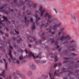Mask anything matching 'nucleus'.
Segmentation results:
<instances>
[{
    "instance_id": "9b49d317",
    "label": "nucleus",
    "mask_w": 79,
    "mask_h": 79,
    "mask_svg": "<svg viewBox=\"0 0 79 79\" xmlns=\"http://www.w3.org/2000/svg\"><path fill=\"white\" fill-rule=\"evenodd\" d=\"M61 24V23H59L54 26L53 27V30H54V31H55V30H56V28H57L58 27H59V26H60Z\"/></svg>"
},
{
    "instance_id": "603ef678",
    "label": "nucleus",
    "mask_w": 79,
    "mask_h": 79,
    "mask_svg": "<svg viewBox=\"0 0 79 79\" xmlns=\"http://www.w3.org/2000/svg\"><path fill=\"white\" fill-rule=\"evenodd\" d=\"M10 34H13V33H14V31H10Z\"/></svg>"
},
{
    "instance_id": "5701e85b",
    "label": "nucleus",
    "mask_w": 79,
    "mask_h": 79,
    "mask_svg": "<svg viewBox=\"0 0 79 79\" xmlns=\"http://www.w3.org/2000/svg\"><path fill=\"white\" fill-rule=\"evenodd\" d=\"M32 75V72L31 71H29L28 72V76H31Z\"/></svg>"
},
{
    "instance_id": "13d9d810",
    "label": "nucleus",
    "mask_w": 79,
    "mask_h": 79,
    "mask_svg": "<svg viewBox=\"0 0 79 79\" xmlns=\"http://www.w3.org/2000/svg\"><path fill=\"white\" fill-rule=\"evenodd\" d=\"M63 29H64V28H62L60 30V31H63Z\"/></svg>"
},
{
    "instance_id": "7ed1b4c3",
    "label": "nucleus",
    "mask_w": 79,
    "mask_h": 79,
    "mask_svg": "<svg viewBox=\"0 0 79 79\" xmlns=\"http://www.w3.org/2000/svg\"><path fill=\"white\" fill-rule=\"evenodd\" d=\"M71 58L65 57L64 58V60H68L69 61L66 60L64 61V63H70L69 65H68V67L69 69H74V68L73 67V66L75 64V62H73V60H71Z\"/></svg>"
},
{
    "instance_id": "7c9ffc66",
    "label": "nucleus",
    "mask_w": 79,
    "mask_h": 79,
    "mask_svg": "<svg viewBox=\"0 0 79 79\" xmlns=\"http://www.w3.org/2000/svg\"><path fill=\"white\" fill-rule=\"evenodd\" d=\"M79 67V64H77L75 65V68H78Z\"/></svg>"
},
{
    "instance_id": "ea45409f",
    "label": "nucleus",
    "mask_w": 79,
    "mask_h": 79,
    "mask_svg": "<svg viewBox=\"0 0 79 79\" xmlns=\"http://www.w3.org/2000/svg\"><path fill=\"white\" fill-rule=\"evenodd\" d=\"M28 11H29V10H27L26 11V13H27V14L28 15H31V13L30 12L29 13H28Z\"/></svg>"
},
{
    "instance_id": "aec40b11",
    "label": "nucleus",
    "mask_w": 79,
    "mask_h": 79,
    "mask_svg": "<svg viewBox=\"0 0 79 79\" xmlns=\"http://www.w3.org/2000/svg\"><path fill=\"white\" fill-rule=\"evenodd\" d=\"M31 68L32 69H35V66L34 65L32 64L30 66Z\"/></svg>"
},
{
    "instance_id": "393cba45",
    "label": "nucleus",
    "mask_w": 79,
    "mask_h": 79,
    "mask_svg": "<svg viewBox=\"0 0 79 79\" xmlns=\"http://www.w3.org/2000/svg\"><path fill=\"white\" fill-rule=\"evenodd\" d=\"M41 41H42V40H40V41H36L35 42V44L36 45L38 44H39V43H40V44H41Z\"/></svg>"
},
{
    "instance_id": "b1692460",
    "label": "nucleus",
    "mask_w": 79,
    "mask_h": 79,
    "mask_svg": "<svg viewBox=\"0 0 79 79\" xmlns=\"http://www.w3.org/2000/svg\"><path fill=\"white\" fill-rule=\"evenodd\" d=\"M18 38L19 39V40H18L17 41V42L18 43H20V41H22V39L21 38H20V36H18Z\"/></svg>"
},
{
    "instance_id": "bb28decb",
    "label": "nucleus",
    "mask_w": 79,
    "mask_h": 79,
    "mask_svg": "<svg viewBox=\"0 0 79 79\" xmlns=\"http://www.w3.org/2000/svg\"><path fill=\"white\" fill-rule=\"evenodd\" d=\"M57 44H58V42L56 41L55 42V45H56L57 46L56 48H58L60 47V46H59V45H57Z\"/></svg>"
},
{
    "instance_id": "412c9836",
    "label": "nucleus",
    "mask_w": 79,
    "mask_h": 79,
    "mask_svg": "<svg viewBox=\"0 0 79 79\" xmlns=\"http://www.w3.org/2000/svg\"><path fill=\"white\" fill-rule=\"evenodd\" d=\"M48 41L49 42H52V43H54V42H55V41L54 40V39H49L48 40Z\"/></svg>"
},
{
    "instance_id": "a18cd8bd",
    "label": "nucleus",
    "mask_w": 79,
    "mask_h": 79,
    "mask_svg": "<svg viewBox=\"0 0 79 79\" xmlns=\"http://www.w3.org/2000/svg\"><path fill=\"white\" fill-rule=\"evenodd\" d=\"M58 65L59 66H61V63H58Z\"/></svg>"
},
{
    "instance_id": "f3484780",
    "label": "nucleus",
    "mask_w": 79,
    "mask_h": 79,
    "mask_svg": "<svg viewBox=\"0 0 79 79\" xmlns=\"http://www.w3.org/2000/svg\"><path fill=\"white\" fill-rule=\"evenodd\" d=\"M3 60L4 61L5 64V68L6 71H7V63H6V60L5 59H3Z\"/></svg>"
},
{
    "instance_id": "20e7f679",
    "label": "nucleus",
    "mask_w": 79,
    "mask_h": 79,
    "mask_svg": "<svg viewBox=\"0 0 79 79\" xmlns=\"http://www.w3.org/2000/svg\"><path fill=\"white\" fill-rule=\"evenodd\" d=\"M25 52L27 54V55L29 57H31L32 56L33 57V58H35V59L36 58H41V55H42V53L40 52L39 54V55L35 57L34 55V54L30 52H28L27 51V50L26 49H25Z\"/></svg>"
},
{
    "instance_id": "de8ad7c7",
    "label": "nucleus",
    "mask_w": 79,
    "mask_h": 79,
    "mask_svg": "<svg viewBox=\"0 0 79 79\" xmlns=\"http://www.w3.org/2000/svg\"><path fill=\"white\" fill-rule=\"evenodd\" d=\"M30 21L31 22H33V19L31 18L30 19Z\"/></svg>"
},
{
    "instance_id": "423d86ee",
    "label": "nucleus",
    "mask_w": 79,
    "mask_h": 79,
    "mask_svg": "<svg viewBox=\"0 0 79 79\" xmlns=\"http://www.w3.org/2000/svg\"><path fill=\"white\" fill-rule=\"evenodd\" d=\"M27 4L29 5L30 6H31L32 5H33V7H37V4L36 3H34L33 2H29V1L27 0L25 2H22L21 3V5H24L25 3H27Z\"/></svg>"
},
{
    "instance_id": "39448f33",
    "label": "nucleus",
    "mask_w": 79,
    "mask_h": 79,
    "mask_svg": "<svg viewBox=\"0 0 79 79\" xmlns=\"http://www.w3.org/2000/svg\"><path fill=\"white\" fill-rule=\"evenodd\" d=\"M65 34V33H63V35L61 36V37L59 38V40H66V43L69 42V40H71V38L69 37V36L67 35L64 36Z\"/></svg>"
},
{
    "instance_id": "0eeeda50",
    "label": "nucleus",
    "mask_w": 79,
    "mask_h": 79,
    "mask_svg": "<svg viewBox=\"0 0 79 79\" xmlns=\"http://www.w3.org/2000/svg\"><path fill=\"white\" fill-rule=\"evenodd\" d=\"M68 72L69 73L68 74V76L67 77H68V76H70V74H73V75H76L77 76V78H78V79H79V70H77L75 71V73H73L71 72V71H68Z\"/></svg>"
},
{
    "instance_id": "bf43d9fd",
    "label": "nucleus",
    "mask_w": 79,
    "mask_h": 79,
    "mask_svg": "<svg viewBox=\"0 0 79 79\" xmlns=\"http://www.w3.org/2000/svg\"><path fill=\"white\" fill-rule=\"evenodd\" d=\"M61 50V48H60L58 49L59 52H60V51Z\"/></svg>"
},
{
    "instance_id": "37998d69",
    "label": "nucleus",
    "mask_w": 79,
    "mask_h": 79,
    "mask_svg": "<svg viewBox=\"0 0 79 79\" xmlns=\"http://www.w3.org/2000/svg\"><path fill=\"white\" fill-rule=\"evenodd\" d=\"M15 32H16V33L17 34V35H18V34H19V32L16 31V30H15Z\"/></svg>"
},
{
    "instance_id": "f03ea898",
    "label": "nucleus",
    "mask_w": 79,
    "mask_h": 79,
    "mask_svg": "<svg viewBox=\"0 0 79 79\" xmlns=\"http://www.w3.org/2000/svg\"><path fill=\"white\" fill-rule=\"evenodd\" d=\"M68 72V71L67 70V69L63 68L62 69V71L60 73V71L57 70L54 73H50V72L49 73V75L50 77H51V79H54L52 77H54V76H58V77H59L60 76V74H63V73H64V72Z\"/></svg>"
},
{
    "instance_id": "09e8293b",
    "label": "nucleus",
    "mask_w": 79,
    "mask_h": 79,
    "mask_svg": "<svg viewBox=\"0 0 79 79\" xmlns=\"http://www.w3.org/2000/svg\"><path fill=\"white\" fill-rule=\"evenodd\" d=\"M42 39H43V40H45V39H46L45 37H42Z\"/></svg>"
},
{
    "instance_id": "6e6552de",
    "label": "nucleus",
    "mask_w": 79,
    "mask_h": 79,
    "mask_svg": "<svg viewBox=\"0 0 79 79\" xmlns=\"http://www.w3.org/2000/svg\"><path fill=\"white\" fill-rule=\"evenodd\" d=\"M28 39H31L30 40V42H33V40L34 41H36V38L35 37H31V36H28Z\"/></svg>"
},
{
    "instance_id": "cd10ccee",
    "label": "nucleus",
    "mask_w": 79,
    "mask_h": 79,
    "mask_svg": "<svg viewBox=\"0 0 79 79\" xmlns=\"http://www.w3.org/2000/svg\"><path fill=\"white\" fill-rule=\"evenodd\" d=\"M24 57H23V56H21L19 57V60H24Z\"/></svg>"
},
{
    "instance_id": "49530a36",
    "label": "nucleus",
    "mask_w": 79,
    "mask_h": 79,
    "mask_svg": "<svg viewBox=\"0 0 79 79\" xmlns=\"http://www.w3.org/2000/svg\"><path fill=\"white\" fill-rule=\"evenodd\" d=\"M5 35L6 37H8V34H7L6 33L5 34Z\"/></svg>"
},
{
    "instance_id": "1a4fd4ad",
    "label": "nucleus",
    "mask_w": 79,
    "mask_h": 79,
    "mask_svg": "<svg viewBox=\"0 0 79 79\" xmlns=\"http://www.w3.org/2000/svg\"><path fill=\"white\" fill-rule=\"evenodd\" d=\"M76 47V44H74L73 46H70L68 50L69 51H71V52H73L75 50V49L73 48H75Z\"/></svg>"
},
{
    "instance_id": "69168bd1",
    "label": "nucleus",
    "mask_w": 79,
    "mask_h": 79,
    "mask_svg": "<svg viewBox=\"0 0 79 79\" xmlns=\"http://www.w3.org/2000/svg\"><path fill=\"white\" fill-rule=\"evenodd\" d=\"M64 79H68V77H64Z\"/></svg>"
},
{
    "instance_id": "ddd939ff",
    "label": "nucleus",
    "mask_w": 79,
    "mask_h": 79,
    "mask_svg": "<svg viewBox=\"0 0 79 79\" xmlns=\"http://www.w3.org/2000/svg\"><path fill=\"white\" fill-rule=\"evenodd\" d=\"M24 19L25 20V23H26V26H28V25H29V21L27 20L26 17H25Z\"/></svg>"
},
{
    "instance_id": "a19ab883",
    "label": "nucleus",
    "mask_w": 79,
    "mask_h": 79,
    "mask_svg": "<svg viewBox=\"0 0 79 79\" xmlns=\"http://www.w3.org/2000/svg\"><path fill=\"white\" fill-rule=\"evenodd\" d=\"M9 47L10 49H11L12 50H13V47L12 46H11V45H10Z\"/></svg>"
},
{
    "instance_id": "3c124183",
    "label": "nucleus",
    "mask_w": 79,
    "mask_h": 79,
    "mask_svg": "<svg viewBox=\"0 0 79 79\" xmlns=\"http://www.w3.org/2000/svg\"><path fill=\"white\" fill-rule=\"evenodd\" d=\"M8 60L9 61V63H10V62H11V59L9 58L8 59Z\"/></svg>"
},
{
    "instance_id": "f8f14e48",
    "label": "nucleus",
    "mask_w": 79,
    "mask_h": 79,
    "mask_svg": "<svg viewBox=\"0 0 79 79\" xmlns=\"http://www.w3.org/2000/svg\"><path fill=\"white\" fill-rule=\"evenodd\" d=\"M13 61L14 63H17V64H19V61L18 60H16V58H14L13 59Z\"/></svg>"
},
{
    "instance_id": "e433bc0d",
    "label": "nucleus",
    "mask_w": 79,
    "mask_h": 79,
    "mask_svg": "<svg viewBox=\"0 0 79 79\" xmlns=\"http://www.w3.org/2000/svg\"><path fill=\"white\" fill-rule=\"evenodd\" d=\"M12 79V77L11 76H9V77H7L6 78V79Z\"/></svg>"
},
{
    "instance_id": "6e6d98bb",
    "label": "nucleus",
    "mask_w": 79,
    "mask_h": 79,
    "mask_svg": "<svg viewBox=\"0 0 79 79\" xmlns=\"http://www.w3.org/2000/svg\"><path fill=\"white\" fill-rule=\"evenodd\" d=\"M61 33L60 32H59L58 33V35H61Z\"/></svg>"
},
{
    "instance_id": "a878e982",
    "label": "nucleus",
    "mask_w": 79,
    "mask_h": 79,
    "mask_svg": "<svg viewBox=\"0 0 79 79\" xmlns=\"http://www.w3.org/2000/svg\"><path fill=\"white\" fill-rule=\"evenodd\" d=\"M43 32V31H41L40 32L39 34V35H41L43 36L44 35V34H45V33H44V32Z\"/></svg>"
},
{
    "instance_id": "4be33fe9",
    "label": "nucleus",
    "mask_w": 79,
    "mask_h": 79,
    "mask_svg": "<svg viewBox=\"0 0 79 79\" xmlns=\"http://www.w3.org/2000/svg\"><path fill=\"white\" fill-rule=\"evenodd\" d=\"M42 77L43 78V79H45V78H47L48 77V75H43L42 76Z\"/></svg>"
},
{
    "instance_id": "a211bd4d",
    "label": "nucleus",
    "mask_w": 79,
    "mask_h": 79,
    "mask_svg": "<svg viewBox=\"0 0 79 79\" xmlns=\"http://www.w3.org/2000/svg\"><path fill=\"white\" fill-rule=\"evenodd\" d=\"M49 24V23H48V22L46 25H45V24H43L41 25L40 26V27H43V26H45V27H47L48 26V25Z\"/></svg>"
},
{
    "instance_id": "8fccbe9b",
    "label": "nucleus",
    "mask_w": 79,
    "mask_h": 79,
    "mask_svg": "<svg viewBox=\"0 0 79 79\" xmlns=\"http://www.w3.org/2000/svg\"><path fill=\"white\" fill-rule=\"evenodd\" d=\"M1 20V19L0 18V23L1 24H2V25H3V23H2V21H0Z\"/></svg>"
},
{
    "instance_id": "f704fd0d",
    "label": "nucleus",
    "mask_w": 79,
    "mask_h": 79,
    "mask_svg": "<svg viewBox=\"0 0 79 79\" xmlns=\"http://www.w3.org/2000/svg\"><path fill=\"white\" fill-rule=\"evenodd\" d=\"M18 52H19L20 53L23 52V50L20 49L18 50Z\"/></svg>"
},
{
    "instance_id": "4d7b16f0",
    "label": "nucleus",
    "mask_w": 79,
    "mask_h": 79,
    "mask_svg": "<svg viewBox=\"0 0 79 79\" xmlns=\"http://www.w3.org/2000/svg\"><path fill=\"white\" fill-rule=\"evenodd\" d=\"M69 79H74V78H72L71 77H69Z\"/></svg>"
},
{
    "instance_id": "473e14b6",
    "label": "nucleus",
    "mask_w": 79,
    "mask_h": 79,
    "mask_svg": "<svg viewBox=\"0 0 79 79\" xmlns=\"http://www.w3.org/2000/svg\"><path fill=\"white\" fill-rule=\"evenodd\" d=\"M3 18H4L5 21H8V19H7V18H6V17H5L4 16L3 17Z\"/></svg>"
},
{
    "instance_id": "864d4df0",
    "label": "nucleus",
    "mask_w": 79,
    "mask_h": 79,
    "mask_svg": "<svg viewBox=\"0 0 79 79\" xmlns=\"http://www.w3.org/2000/svg\"><path fill=\"white\" fill-rule=\"evenodd\" d=\"M54 10L55 11L56 13H57V11H56V9H54Z\"/></svg>"
},
{
    "instance_id": "e2e57ef3",
    "label": "nucleus",
    "mask_w": 79,
    "mask_h": 79,
    "mask_svg": "<svg viewBox=\"0 0 79 79\" xmlns=\"http://www.w3.org/2000/svg\"><path fill=\"white\" fill-rule=\"evenodd\" d=\"M0 62L1 63H2L3 62L2 60H0Z\"/></svg>"
},
{
    "instance_id": "0e129e2a",
    "label": "nucleus",
    "mask_w": 79,
    "mask_h": 79,
    "mask_svg": "<svg viewBox=\"0 0 79 79\" xmlns=\"http://www.w3.org/2000/svg\"><path fill=\"white\" fill-rule=\"evenodd\" d=\"M35 12L36 13H39V11L38 10H36L35 11Z\"/></svg>"
},
{
    "instance_id": "2f4dec72",
    "label": "nucleus",
    "mask_w": 79,
    "mask_h": 79,
    "mask_svg": "<svg viewBox=\"0 0 79 79\" xmlns=\"http://www.w3.org/2000/svg\"><path fill=\"white\" fill-rule=\"evenodd\" d=\"M64 53H65V55H69V53H67V52L65 51V52H64Z\"/></svg>"
},
{
    "instance_id": "79ce46f5",
    "label": "nucleus",
    "mask_w": 79,
    "mask_h": 79,
    "mask_svg": "<svg viewBox=\"0 0 79 79\" xmlns=\"http://www.w3.org/2000/svg\"><path fill=\"white\" fill-rule=\"evenodd\" d=\"M70 44H73V43H74V41L72 40V41H70Z\"/></svg>"
},
{
    "instance_id": "774afa93",
    "label": "nucleus",
    "mask_w": 79,
    "mask_h": 79,
    "mask_svg": "<svg viewBox=\"0 0 79 79\" xmlns=\"http://www.w3.org/2000/svg\"><path fill=\"white\" fill-rule=\"evenodd\" d=\"M54 55H57V53H55Z\"/></svg>"
},
{
    "instance_id": "c85d7f7f",
    "label": "nucleus",
    "mask_w": 79,
    "mask_h": 79,
    "mask_svg": "<svg viewBox=\"0 0 79 79\" xmlns=\"http://www.w3.org/2000/svg\"><path fill=\"white\" fill-rule=\"evenodd\" d=\"M13 45L15 49H18V48H19V47L18 46H17L15 44H13Z\"/></svg>"
},
{
    "instance_id": "c9c22d12",
    "label": "nucleus",
    "mask_w": 79,
    "mask_h": 79,
    "mask_svg": "<svg viewBox=\"0 0 79 79\" xmlns=\"http://www.w3.org/2000/svg\"><path fill=\"white\" fill-rule=\"evenodd\" d=\"M57 66V64H55L53 65V67L54 68H56V67Z\"/></svg>"
},
{
    "instance_id": "c03bdc74",
    "label": "nucleus",
    "mask_w": 79,
    "mask_h": 79,
    "mask_svg": "<svg viewBox=\"0 0 79 79\" xmlns=\"http://www.w3.org/2000/svg\"><path fill=\"white\" fill-rule=\"evenodd\" d=\"M12 40H16V38H12Z\"/></svg>"
},
{
    "instance_id": "4468645a",
    "label": "nucleus",
    "mask_w": 79,
    "mask_h": 79,
    "mask_svg": "<svg viewBox=\"0 0 79 79\" xmlns=\"http://www.w3.org/2000/svg\"><path fill=\"white\" fill-rule=\"evenodd\" d=\"M35 18H36V22L37 23V25H38V23H37V22L39 20H40V19L39 17L37 18V17H38V15H35Z\"/></svg>"
},
{
    "instance_id": "6ab92c4d",
    "label": "nucleus",
    "mask_w": 79,
    "mask_h": 79,
    "mask_svg": "<svg viewBox=\"0 0 79 79\" xmlns=\"http://www.w3.org/2000/svg\"><path fill=\"white\" fill-rule=\"evenodd\" d=\"M9 55L10 56L11 58V59H13V56L11 55V50H9Z\"/></svg>"
},
{
    "instance_id": "f257e3e1",
    "label": "nucleus",
    "mask_w": 79,
    "mask_h": 79,
    "mask_svg": "<svg viewBox=\"0 0 79 79\" xmlns=\"http://www.w3.org/2000/svg\"><path fill=\"white\" fill-rule=\"evenodd\" d=\"M39 10L41 12V16H42V18H46L47 16H48V21L50 23L54 22V21H55L56 20V19H54L52 20V18L53 16H52L51 15H49L47 13H46L44 16L43 15L44 13H45V10L43 9V7L42 6H40Z\"/></svg>"
},
{
    "instance_id": "dca6fc26",
    "label": "nucleus",
    "mask_w": 79,
    "mask_h": 79,
    "mask_svg": "<svg viewBox=\"0 0 79 79\" xmlns=\"http://www.w3.org/2000/svg\"><path fill=\"white\" fill-rule=\"evenodd\" d=\"M0 76L3 77H5V70H3L2 71V73L0 74Z\"/></svg>"
},
{
    "instance_id": "052dcab7",
    "label": "nucleus",
    "mask_w": 79,
    "mask_h": 79,
    "mask_svg": "<svg viewBox=\"0 0 79 79\" xmlns=\"http://www.w3.org/2000/svg\"><path fill=\"white\" fill-rule=\"evenodd\" d=\"M6 31H9V30H8V29H7V28L6 27Z\"/></svg>"
},
{
    "instance_id": "58836bf2",
    "label": "nucleus",
    "mask_w": 79,
    "mask_h": 79,
    "mask_svg": "<svg viewBox=\"0 0 79 79\" xmlns=\"http://www.w3.org/2000/svg\"><path fill=\"white\" fill-rule=\"evenodd\" d=\"M55 60L56 62L57 61L58 59H57V56H55Z\"/></svg>"
},
{
    "instance_id": "c756f323",
    "label": "nucleus",
    "mask_w": 79,
    "mask_h": 79,
    "mask_svg": "<svg viewBox=\"0 0 79 79\" xmlns=\"http://www.w3.org/2000/svg\"><path fill=\"white\" fill-rule=\"evenodd\" d=\"M49 32L51 33L52 34H55V31L52 32L51 29H49Z\"/></svg>"
},
{
    "instance_id": "338daca9",
    "label": "nucleus",
    "mask_w": 79,
    "mask_h": 79,
    "mask_svg": "<svg viewBox=\"0 0 79 79\" xmlns=\"http://www.w3.org/2000/svg\"><path fill=\"white\" fill-rule=\"evenodd\" d=\"M29 47H30V48H31V45L29 44Z\"/></svg>"
},
{
    "instance_id": "680f3d73",
    "label": "nucleus",
    "mask_w": 79,
    "mask_h": 79,
    "mask_svg": "<svg viewBox=\"0 0 79 79\" xmlns=\"http://www.w3.org/2000/svg\"><path fill=\"white\" fill-rule=\"evenodd\" d=\"M3 38L4 39V40H5V39H6V37L5 36L3 37Z\"/></svg>"
},
{
    "instance_id": "4c0bfd02",
    "label": "nucleus",
    "mask_w": 79,
    "mask_h": 79,
    "mask_svg": "<svg viewBox=\"0 0 79 79\" xmlns=\"http://www.w3.org/2000/svg\"><path fill=\"white\" fill-rule=\"evenodd\" d=\"M35 62L36 63H40V60H37L35 61Z\"/></svg>"
},
{
    "instance_id": "2eb2a0df",
    "label": "nucleus",
    "mask_w": 79,
    "mask_h": 79,
    "mask_svg": "<svg viewBox=\"0 0 79 79\" xmlns=\"http://www.w3.org/2000/svg\"><path fill=\"white\" fill-rule=\"evenodd\" d=\"M32 30L34 31L35 29V23H33L32 27H31Z\"/></svg>"
},
{
    "instance_id": "72a5a7b5",
    "label": "nucleus",
    "mask_w": 79,
    "mask_h": 79,
    "mask_svg": "<svg viewBox=\"0 0 79 79\" xmlns=\"http://www.w3.org/2000/svg\"><path fill=\"white\" fill-rule=\"evenodd\" d=\"M71 55H72V56H76L77 55L76 54L74 53H71L70 54Z\"/></svg>"
},
{
    "instance_id": "9d476101",
    "label": "nucleus",
    "mask_w": 79,
    "mask_h": 79,
    "mask_svg": "<svg viewBox=\"0 0 79 79\" xmlns=\"http://www.w3.org/2000/svg\"><path fill=\"white\" fill-rule=\"evenodd\" d=\"M3 8H4V6H2L0 7V12H4V13H5L6 15H8V12L7 11H6L5 10H3Z\"/></svg>"
},
{
    "instance_id": "5fc2aeb1",
    "label": "nucleus",
    "mask_w": 79,
    "mask_h": 79,
    "mask_svg": "<svg viewBox=\"0 0 79 79\" xmlns=\"http://www.w3.org/2000/svg\"><path fill=\"white\" fill-rule=\"evenodd\" d=\"M0 32L1 34H3V31L1 30L0 31Z\"/></svg>"
}]
</instances>
